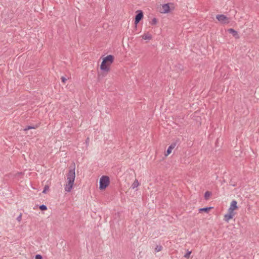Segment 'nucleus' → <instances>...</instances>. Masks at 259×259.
<instances>
[{
  "mask_svg": "<svg viewBox=\"0 0 259 259\" xmlns=\"http://www.w3.org/2000/svg\"><path fill=\"white\" fill-rule=\"evenodd\" d=\"M69 171L67 174V183L65 185L64 189L67 192H70L72 188L75 178V163H73L69 167Z\"/></svg>",
  "mask_w": 259,
  "mask_h": 259,
  "instance_id": "obj_1",
  "label": "nucleus"
},
{
  "mask_svg": "<svg viewBox=\"0 0 259 259\" xmlns=\"http://www.w3.org/2000/svg\"><path fill=\"white\" fill-rule=\"evenodd\" d=\"M110 183V179L108 176H103L100 179L99 188L100 190L106 189Z\"/></svg>",
  "mask_w": 259,
  "mask_h": 259,
  "instance_id": "obj_2",
  "label": "nucleus"
},
{
  "mask_svg": "<svg viewBox=\"0 0 259 259\" xmlns=\"http://www.w3.org/2000/svg\"><path fill=\"white\" fill-rule=\"evenodd\" d=\"M180 142V140L179 139H177L175 140L174 142H172L168 147L167 151L165 153V156H167L170 154L172 150H173L176 146H177Z\"/></svg>",
  "mask_w": 259,
  "mask_h": 259,
  "instance_id": "obj_3",
  "label": "nucleus"
},
{
  "mask_svg": "<svg viewBox=\"0 0 259 259\" xmlns=\"http://www.w3.org/2000/svg\"><path fill=\"white\" fill-rule=\"evenodd\" d=\"M217 20L223 24H228L230 22L229 18L224 15H218L216 16Z\"/></svg>",
  "mask_w": 259,
  "mask_h": 259,
  "instance_id": "obj_4",
  "label": "nucleus"
},
{
  "mask_svg": "<svg viewBox=\"0 0 259 259\" xmlns=\"http://www.w3.org/2000/svg\"><path fill=\"white\" fill-rule=\"evenodd\" d=\"M137 14L135 16V24L136 26L137 24L139 23V22L142 20L143 17V13L141 10H138L137 12Z\"/></svg>",
  "mask_w": 259,
  "mask_h": 259,
  "instance_id": "obj_5",
  "label": "nucleus"
},
{
  "mask_svg": "<svg viewBox=\"0 0 259 259\" xmlns=\"http://www.w3.org/2000/svg\"><path fill=\"white\" fill-rule=\"evenodd\" d=\"M114 56L111 55H109L105 57L103 59V62H104V63H107L108 64H111L114 61Z\"/></svg>",
  "mask_w": 259,
  "mask_h": 259,
  "instance_id": "obj_6",
  "label": "nucleus"
},
{
  "mask_svg": "<svg viewBox=\"0 0 259 259\" xmlns=\"http://www.w3.org/2000/svg\"><path fill=\"white\" fill-rule=\"evenodd\" d=\"M110 64H108L107 63H104V62L102 61L100 66V68L103 71L108 72L110 70Z\"/></svg>",
  "mask_w": 259,
  "mask_h": 259,
  "instance_id": "obj_7",
  "label": "nucleus"
},
{
  "mask_svg": "<svg viewBox=\"0 0 259 259\" xmlns=\"http://www.w3.org/2000/svg\"><path fill=\"white\" fill-rule=\"evenodd\" d=\"M237 201L236 200H233L231 202L230 208L228 209V211L233 212V211L237 208Z\"/></svg>",
  "mask_w": 259,
  "mask_h": 259,
  "instance_id": "obj_8",
  "label": "nucleus"
},
{
  "mask_svg": "<svg viewBox=\"0 0 259 259\" xmlns=\"http://www.w3.org/2000/svg\"><path fill=\"white\" fill-rule=\"evenodd\" d=\"M170 8L168 4H163L162 6V10L161 12L163 13H167L169 12Z\"/></svg>",
  "mask_w": 259,
  "mask_h": 259,
  "instance_id": "obj_9",
  "label": "nucleus"
},
{
  "mask_svg": "<svg viewBox=\"0 0 259 259\" xmlns=\"http://www.w3.org/2000/svg\"><path fill=\"white\" fill-rule=\"evenodd\" d=\"M228 212V213L225 215V220L226 221H228L229 220L232 219L234 214L233 212Z\"/></svg>",
  "mask_w": 259,
  "mask_h": 259,
  "instance_id": "obj_10",
  "label": "nucleus"
},
{
  "mask_svg": "<svg viewBox=\"0 0 259 259\" xmlns=\"http://www.w3.org/2000/svg\"><path fill=\"white\" fill-rule=\"evenodd\" d=\"M228 31L230 33H231L233 35V36H234L235 37H238V34L237 32L233 28H230L228 29Z\"/></svg>",
  "mask_w": 259,
  "mask_h": 259,
  "instance_id": "obj_11",
  "label": "nucleus"
},
{
  "mask_svg": "<svg viewBox=\"0 0 259 259\" xmlns=\"http://www.w3.org/2000/svg\"><path fill=\"white\" fill-rule=\"evenodd\" d=\"M142 37L144 39L150 40L152 38V36L148 33H144Z\"/></svg>",
  "mask_w": 259,
  "mask_h": 259,
  "instance_id": "obj_12",
  "label": "nucleus"
},
{
  "mask_svg": "<svg viewBox=\"0 0 259 259\" xmlns=\"http://www.w3.org/2000/svg\"><path fill=\"white\" fill-rule=\"evenodd\" d=\"M139 185V183L137 179L135 180V181L134 182V183L132 184L131 186V188L133 189H135Z\"/></svg>",
  "mask_w": 259,
  "mask_h": 259,
  "instance_id": "obj_13",
  "label": "nucleus"
},
{
  "mask_svg": "<svg viewBox=\"0 0 259 259\" xmlns=\"http://www.w3.org/2000/svg\"><path fill=\"white\" fill-rule=\"evenodd\" d=\"M211 207H204L201 208L199 209V212L204 211L205 212H208L209 210L211 208Z\"/></svg>",
  "mask_w": 259,
  "mask_h": 259,
  "instance_id": "obj_14",
  "label": "nucleus"
},
{
  "mask_svg": "<svg viewBox=\"0 0 259 259\" xmlns=\"http://www.w3.org/2000/svg\"><path fill=\"white\" fill-rule=\"evenodd\" d=\"M163 248V247L160 245H157L155 248V252H157L161 251Z\"/></svg>",
  "mask_w": 259,
  "mask_h": 259,
  "instance_id": "obj_15",
  "label": "nucleus"
},
{
  "mask_svg": "<svg viewBox=\"0 0 259 259\" xmlns=\"http://www.w3.org/2000/svg\"><path fill=\"white\" fill-rule=\"evenodd\" d=\"M211 195V192H209V191H206L205 192V194H204V198L206 200H208L209 197L210 196V195Z\"/></svg>",
  "mask_w": 259,
  "mask_h": 259,
  "instance_id": "obj_16",
  "label": "nucleus"
},
{
  "mask_svg": "<svg viewBox=\"0 0 259 259\" xmlns=\"http://www.w3.org/2000/svg\"><path fill=\"white\" fill-rule=\"evenodd\" d=\"M39 209L41 210H46L47 209V207L46 205H44V204H42L41 205L39 206Z\"/></svg>",
  "mask_w": 259,
  "mask_h": 259,
  "instance_id": "obj_17",
  "label": "nucleus"
},
{
  "mask_svg": "<svg viewBox=\"0 0 259 259\" xmlns=\"http://www.w3.org/2000/svg\"><path fill=\"white\" fill-rule=\"evenodd\" d=\"M191 251H188L185 255H184V257L186 258H188L190 256V255L191 254Z\"/></svg>",
  "mask_w": 259,
  "mask_h": 259,
  "instance_id": "obj_18",
  "label": "nucleus"
},
{
  "mask_svg": "<svg viewBox=\"0 0 259 259\" xmlns=\"http://www.w3.org/2000/svg\"><path fill=\"white\" fill-rule=\"evenodd\" d=\"M35 127H34V126H27V127H26L25 128H24V130L25 131H27V130H30V129H34L35 128Z\"/></svg>",
  "mask_w": 259,
  "mask_h": 259,
  "instance_id": "obj_19",
  "label": "nucleus"
},
{
  "mask_svg": "<svg viewBox=\"0 0 259 259\" xmlns=\"http://www.w3.org/2000/svg\"><path fill=\"white\" fill-rule=\"evenodd\" d=\"M157 19L156 18H153L152 20V21H151V24L152 25H155L156 23H157Z\"/></svg>",
  "mask_w": 259,
  "mask_h": 259,
  "instance_id": "obj_20",
  "label": "nucleus"
},
{
  "mask_svg": "<svg viewBox=\"0 0 259 259\" xmlns=\"http://www.w3.org/2000/svg\"><path fill=\"white\" fill-rule=\"evenodd\" d=\"M49 189V187L48 186H45V187H44V190L42 191V193H46V191H48Z\"/></svg>",
  "mask_w": 259,
  "mask_h": 259,
  "instance_id": "obj_21",
  "label": "nucleus"
},
{
  "mask_svg": "<svg viewBox=\"0 0 259 259\" xmlns=\"http://www.w3.org/2000/svg\"><path fill=\"white\" fill-rule=\"evenodd\" d=\"M35 259H43L42 257L40 254H36L35 257Z\"/></svg>",
  "mask_w": 259,
  "mask_h": 259,
  "instance_id": "obj_22",
  "label": "nucleus"
},
{
  "mask_svg": "<svg viewBox=\"0 0 259 259\" xmlns=\"http://www.w3.org/2000/svg\"><path fill=\"white\" fill-rule=\"evenodd\" d=\"M22 219V214L21 213L16 219L18 222H20Z\"/></svg>",
  "mask_w": 259,
  "mask_h": 259,
  "instance_id": "obj_23",
  "label": "nucleus"
},
{
  "mask_svg": "<svg viewBox=\"0 0 259 259\" xmlns=\"http://www.w3.org/2000/svg\"><path fill=\"white\" fill-rule=\"evenodd\" d=\"M61 80L63 82L65 83L67 79L65 77L62 76L61 77Z\"/></svg>",
  "mask_w": 259,
  "mask_h": 259,
  "instance_id": "obj_24",
  "label": "nucleus"
},
{
  "mask_svg": "<svg viewBox=\"0 0 259 259\" xmlns=\"http://www.w3.org/2000/svg\"><path fill=\"white\" fill-rule=\"evenodd\" d=\"M85 142H86V143H88V142H89V138H88L87 139V140H86V141H85Z\"/></svg>",
  "mask_w": 259,
  "mask_h": 259,
  "instance_id": "obj_25",
  "label": "nucleus"
}]
</instances>
